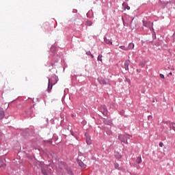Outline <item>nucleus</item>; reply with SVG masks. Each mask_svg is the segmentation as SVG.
<instances>
[{
  "instance_id": "nucleus-31",
  "label": "nucleus",
  "mask_w": 175,
  "mask_h": 175,
  "mask_svg": "<svg viewBox=\"0 0 175 175\" xmlns=\"http://www.w3.org/2000/svg\"><path fill=\"white\" fill-rule=\"evenodd\" d=\"M55 78V80H56V83L58 81V77H57L56 75H54L53 77Z\"/></svg>"
},
{
  "instance_id": "nucleus-4",
  "label": "nucleus",
  "mask_w": 175,
  "mask_h": 175,
  "mask_svg": "<svg viewBox=\"0 0 175 175\" xmlns=\"http://www.w3.org/2000/svg\"><path fill=\"white\" fill-rule=\"evenodd\" d=\"M49 79V81H48V88H47V91L48 92H51V90H53V79L48 78Z\"/></svg>"
},
{
  "instance_id": "nucleus-17",
  "label": "nucleus",
  "mask_w": 175,
  "mask_h": 175,
  "mask_svg": "<svg viewBox=\"0 0 175 175\" xmlns=\"http://www.w3.org/2000/svg\"><path fill=\"white\" fill-rule=\"evenodd\" d=\"M170 131H172V129L175 132V123L174 122L170 123Z\"/></svg>"
},
{
  "instance_id": "nucleus-14",
  "label": "nucleus",
  "mask_w": 175,
  "mask_h": 175,
  "mask_svg": "<svg viewBox=\"0 0 175 175\" xmlns=\"http://www.w3.org/2000/svg\"><path fill=\"white\" fill-rule=\"evenodd\" d=\"M133 49H135V44H133V42H130L127 47V51L129 50H133Z\"/></svg>"
},
{
  "instance_id": "nucleus-25",
  "label": "nucleus",
  "mask_w": 175,
  "mask_h": 175,
  "mask_svg": "<svg viewBox=\"0 0 175 175\" xmlns=\"http://www.w3.org/2000/svg\"><path fill=\"white\" fill-rule=\"evenodd\" d=\"M51 51H52V53H54V51H55V46H52L51 47Z\"/></svg>"
},
{
  "instance_id": "nucleus-22",
  "label": "nucleus",
  "mask_w": 175,
  "mask_h": 175,
  "mask_svg": "<svg viewBox=\"0 0 175 175\" xmlns=\"http://www.w3.org/2000/svg\"><path fill=\"white\" fill-rule=\"evenodd\" d=\"M85 139H91V137L90 136V134H88V133H85Z\"/></svg>"
},
{
  "instance_id": "nucleus-27",
  "label": "nucleus",
  "mask_w": 175,
  "mask_h": 175,
  "mask_svg": "<svg viewBox=\"0 0 175 175\" xmlns=\"http://www.w3.org/2000/svg\"><path fill=\"white\" fill-rule=\"evenodd\" d=\"M148 121H151V120H152V116H151V115L148 116Z\"/></svg>"
},
{
  "instance_id": "nucleus-13",
  "label": "nucleus",
  "mask_w": 175,
  "mask_h": 175,
  "mask_svg": "<svg viewBox=\"0 0 175 175\" xmlns=\"http://www.w3.org/2000/svg\"><path fill=\"white\" fill-rule=\"evenodd\" d=\"M87 17H88V18H94V12H92V10H91L90 11H89L87 14H86Z\"/></svg>"
},
{
  "instance_id": "nucleus-7",
  "label": "nucleus",
  "mask_w": 175,
  "mask_h": 175,
  "mask_svg": "<svg viewBox=\"0 0 175 175\" xmlns=\"http://www.w3.org/2000/svg\"><path fill=\"white\" fill-rule=\"evenodd\" d=\"M103 120V123L105 124V125H109V126H111L113 125V121L111 120H108V119H106V118H102Z\"/></svg>"
},
{
  "instance_id": "nucleus-36",
  "label": "nucleus",
  "mask_w": 175,
  "mask_h": 175,
  "mask_svg": "<svg viewBox=\"0 0 175 175\" xmlns=\"http://www.w3.org/2000/svg\"><path fill=\"white\" fill-rule=\"evenodd\" d=\"M42 174H46V171L42 170Z\"/></svg>"
},
{
  "instance_id": "nucleus-24",
  "label": "nucleus",
  "mask_w": 175,
  "mask_h": 175,
  "mask_svg": "<svg viewBox=\"0 0 175 175\" xmlns=\"http://www.w3.org/2000/svg\"><path fill=\"white\" fill-rule=\"evenodd\" d=\"M70 135H72V136H74V137L77 139V137H76V135H75V133H73V130H70Z\"/></svg>"
},
{
  "instance_id": "nucleus-32",
  "label": "nucleus",
  "mask_w": 175,
  "mask_h": 175,
  "mask_svg": "<svg viewBox=\"0 0 175 175\" xmlns=\"http://www.w3.org/2000/svg\"><path fill=\"white\" fill-rule=\"evenodd\" d=\"M91 51H90L86 52V55H91Z\"/></svg>"
},
{
  "instance_id": "nucleus-19",
  "label": "nucleus",
  "mask_w": 175,
  "mask_h": 175,
  "mask_svg": "<svg viewBox=\"0 0 175 175\" xmlns=\"http://www.w3.org/2000/svg\"><path fill=\"white\" fill-rule=\"evenodd\" d=\"M119 48L121 49L122 50H124V51H128V49L125 46L121 45L119 46Z\"/></svg>"
},
{
  "instance_id": "nucleus-1",
  "label": "nucleus",
  "mask_w": 175,
  "mask_h": 175,
  "mask_svg": "<svg viewBox=\"0 0 175 175\" xmlns=\"http://www.w3.org/2000/svg\"><path fill=\"white\" fill-rule=\"evenodd\" d=\"M118 139L121 142V143H124V144H129L128 139H131V135L128 134H119Z\"/></svg>"
},
{
  "instance_id": "nucleus-40",
  "label": "nucleus",
  "mask_w": 175,
  "mask_h": 175,
  "mask_svg": "<svg viewBox=\"0 0 175 175\" xmlns=\"http://www.w3.org/2000/svg\"><path fill=\"white\" fill-rule=\"evenodd\" d=\"M126 1H129V0H126Z\"/></svg>"
},
{
  "instance_id": "nucleus-12",
  "label": "nucleus",
  "mask_w": 175,
  "mask_h": 175,
  "mask_svg": "<svg viewBox=\"0 0 175 175\" xmlns=\"http://www.w3.org/2000/svg\"><path fill=\"white\" fill-rule=\"evenodd\" d=\"M114 157L115 158H116V159H121V158H122V155L121 154V153L116 151L114 152Z\"/></svg>"
},
{
  "instance_id": "nucleus-38",
  "label": "nucleus",
  "mask_w": 175,
  "mask_h": 175,
  "mask_svg": "<svg viewBox=\"0 0 175 175\" xmlns=\"http://www.w3.org/2000/svg\"><path fill=\"white\" fill-rule=\"evenodd\" d=\"M90 57H91L92 58H94V55H92V53H91Z\"/></svg>"
},
{
  "instance_id": "nucleus-33",
  "label": "nucleus",
  "mask_w": 175,
  "mask_h": 175,
  "mask_svg": "<svg viewBox=\"0 0 175 175\" xmlns=\"http://www.w3.org/2000/svg\"><path fill=\"white\" fill-rule=\"evenodd\" d=\"M72 13H77V10H75V9L72 10Z\"/></svg>"
},
{
  "instance_id": "nucleus-20",
  "label": "nucleus",
  "mask_w": 175,
  "mask_h": 175,
  "mask_svg": "<svg viewBox=\"0 0 175 175\" xmlns=\"http://www.w3.org/2000/svg\"><path fill=\"white\" fill-rule=\"evenodd\" d=\"M86 25H88V27H91L92 25V21H86Z\"/></svg>"
},
{
  "instance_id": "nucleus-23",
  "label": "nucleus",
  "mask_w": 175,
  "mask_h": 175,
  "mask_svg": "<svg viewBox=\"0 0 175 175\" xmlns=\"http://www.w3.org/2000/svg\"><path fill=\"white\" fill-rule=\"evenodd\" d=\"M163 123L168 125L169 127L170 126V124H172V122L170 121H163Z\"/></svg>"
},
{
  "instance_id": "nucleus-37",
  "label": "nucleus",
  "mask_w": 175,
  "mask_h": 175,
  "mask_svg": "<svg viewBox=\"0 0 175 175\" xmlns=\"http://www.w3.org/2000/svg\"><path fill=\"white\" fill-rule=\"evenodd\" d=\"M172 38L174 39V40H175V34L174 33V35L172 36Z\"/></svg>"
},
{
  "instance_id": "nucleus-10",
  "label": "nucleus",
  "mask_w": 175,
  "mask_h": 175,
  "mask_svg": "<svg viewBox=\"0 0 175 175\" xmlns=\"http://www.w3.org/2000/svg\"><path fill=\"white\" fill-rule=\"evenodd\" d=\"M129 64H131V62L129 60H126L124 62V69L125 70H129Z\"/></svg>"
},
{
  "instance_id": "nucleus-9",
  "label": "nucleus",
  "mask_w": 175,
  "mask_h": 175,
  "mask_svg": "<svg viewBox=\"0 0 175 175\" xmlns=\"http://www.w3.org/2000/svg\"><path fill=\"white\" fill-rule=\"evenodd\" d=\"M104 42L106 43V44L111 45L113 44V42L110 39H107V37L106 36H104Z\"/></svg>"
},
{
  "instance_id": "nucleus-6",
  "label": "nucleus",
  "mask_w": 175,
  "mask_h": 175,
  "mask_svg": "<svg viewBox=\"0 0 175 175\" xmlns=\"http://www.w3.org/2000/svg\"><path fill=\"white\" fill-rule=\"evenodd\" d=\"M98 81L100 84H102L103 85H107V84H109L106 82L105 79H103V77H100L98 78Z\"/></svg>"
},
{
  "instance_id": "nucleus-16",
  "label": "nucleus",
  "mask_w": 175,
  "mask_h": 175,
  "mask_svg": "<svg viewBox=\"0 0 175 175\" xmlns=\"http://www.w3.org/2000/svg\"><path fill=\"white\" fill-rule=\"evenodd\" d=\"M115 169H117V170H122V167H120V164L117 162L114 163Z\"/></svg>"
},
{
  "instance_id": "nucleus-39",
  "label": "nucleus",
  "mask_w": 175,
  "mask_h": 175,
  "mask_svg": "<svg viewBox=\"0 0 175 175\" xmlns=\"http://www.w3.org/2000/svg\"><path fill=\"white\" fill-rule=\"evenodd\" d=\"M37 100H38V102H40V98H38Z\"/></svg>"
},
{
  "instance_id": "nucleus-34",
  "label": "nucleus",
  "mask_w": 175,
  "mask_h": 175,
  "mask_svg": "<svg viewBox=\"0 0 175 175\" xmlns=\"http://www.w3.org/2000/svg\"><path fill=\"white\" fill-rule=\"evenodd\" d=\"M172 75H173V73L172 72H170L168 75L167 77H169V76H172Z\"/></svg>"
},
{
  "instance_id": "nucleus-11",
  "label": "nucleus",
  "mask_w": 175,
  "mask_h": 175,
  "mask_svg": "<svg viewBox=\"0 0 175 175\" xmlns=\"http://www.w3.org/2000/svg\"><path fill=\"white\" fill-rule=\"evenodd\" d=\"M26 117H27V118H29V117H31L32 118V117H35V114L32 113V110L29 109V111L26 112Z\"/></svg>"
},
{
  "instance_id": "nucleus-5",
  "label": "nucleus",
  "mask_w": 175,
  "mask_h": 175,
  "mask_svg": "<svg viewBox=\"0 0 175 175\" xmlns=\"http://www.w3.org/2000/svg\"><path fill=\"white\" fill-rule=\"evenodd\" d=\"M77 162L79 166H80V167H81L82 169H85V167H87V165H85L84 163H83V161H81V160L80 159H77Z\"/></svg>"
},
{
  "instance_id": "nucleus-2",
  "label": "nucleus",
  "mask_w": 175,
  "mask_h": 175,
  "mask_svg": "<svg viewBox=\"0 0 175 175\" xmlns=\"http://www.w3.org/2000/svg\"><path fill=\"white\" fill-rule=\"evenodd\" d=\"M98 110L99 111H100V113H102V114H103V116H105V117H107L109 111L107 110V107H106V105H101L98 108Z\"/></svg>"
},
{
  "instance_id": "nucleus-26",
  "label": "nucleus",
  "mask_w": 175,
  "mask_h": 175,
  "mask_svg": "<svg viewBox=\"0 0 175 175\" xmlns=\"http://www.w3.org/2000/svg\"><path fill=\"white\" fill-rule=\"evenodd\" d=\"M102 55H99L98 56V57H97V60L98 61H102Z\"/></svg>"
},
{
  "instance_id": "nucleus-18",
  "label": "nucleus",
  "mask_w": 175,
  "mask_h": 175,
  "mask_svg": "<svg viewBox=\"0 0 175 175\" xmlns=\"http://www.w3.org/2000/svg\"><path fill=\"white\" fill-rule=\"evenodd\" d=\"M136 163L140 165L142 163V157H137L136 159Z\"/></svg>"
},
{
  "instance_id": "nucleus-3",
  "label": "nucleus",
  "mask_w": 175,
  "mask_h": 175,
  "mask_svg": "<svg viewBox=\"0 0 175 175\" xmlns=\"http://www.w3.org/2000/svg\"><path fill=\"white\" fill-rule=\"evenodd\" d=\"M142 23H143L144 27H146V28H150V29H151V27H152V23H151L150 21L143 20Z\"/></svg>"
},
{
  "instance_id": "nucleus-21",
  "label": "nucleus",
  "mask_w": 175,
  "mask_h": 175,
  "mask_svg": "<svg viewBox=\"0 0 175 175\" xmlns=\"http://www.w3.org/2000/svg\"><path fill=\"white\" fill-rule=\"evenodd\" d=\"M86 143L88 144V146H91L92 143H91V138H88L86 139Z\"/></svg>"
},
{
  "instance_id": "nucleus-15",
  "label": "nucleus",
  "mask_w": 175,
  "mask_h": 175,
  "mask_svg": "<svg viewBox=\"0 0 175 175\" xmlns=\"http://www.w3.org/2000/svg\"><path fill=\"white\" fill-rule=\"evenodd\" d=\"M58 61H59V57H57L55 62H51L49 64H47V66H54V65H55V63L58 62Z\"/></svg>"
},
{
  "instance_id": "nucleus-29",
  "label": "nucleus",
  "mask_w": 175,
  "mask_h": 175,
  "mask_svg": "<svg viewBox=\"0 0 175 175\" xmlns=\"http://www.w3.org/2000/svg\"><path fill=\"white\" fill-rule=\"evenodd\" d=\"M159 147H163V142H159Z\"/></svg>"
},
{
  "instance_id": "nucleus-35",
  "label": "nucleus",
  "mask_w": 175,
  "mask_h": 175,
  "mask_svg": "<svg viewBox=\"0 0 175 175\" xmlns=\"http://www.w3.org/2000/svg\"><path fill=\"white\" fill-rule=\"evenodd\" d=\"M130 9H131V7H129V6H127V7H126V10H130Z\"/></svg>"
},
{
  "instance_id": "nucleus-28",
  "label": "nucleus",
  "mask_w": 175,
  "mask_h": 175,
  "mask_svg": "<svg viewBox=\"0 0 175 175\" xmlns=\"http://www.w3.org/2000/svg\"><path fill=\"white\" fill-rule=\"evenodd\" d=\"M122 21L123 23V25L125 26L126 25V23H125V20H124V18H122Z\"/></svg>"
},
{
  "instance_id": "nucleus-8",
  "label": "nucleus",
  "mask_w": 175,
  "mask_h": 175,
  "mask_svg": "<svg viewBox=\"0 0 175 175\" xmlns=\"http://www.w3.org/2000/svg\"><path fill=\"white\" fill-rule=\"evenodd\" d=\"M3 118H5V111L0 107V120H3Z\"/></svg>"
},
{
  "instance_id": "nucleus-41",
  "label": "nucleus",
  "mask_w": 175,
  "mask_h": 175,
  "mask_svg": "<svg viewBox=\"0 0 175 175\" xmlns=\"http://www.w3.org/2000/svg\"><path fill=\"white\" fill-rule=\"evenodd\" d=\"M54 84H55V83H53V85H54Z\"/></svg>"
},
{
  "instance_id": "nucleus-30",
  "label": "nucleus",
  "mask_w": 175,
  "mask_h": 175,
  "mask_svg": "<svg viewBox=\"0 0 175 175\" xmlns=\"http://www.w3.org/2000/svg\"><path fill=\"white\" fill-rule=\"evenodd\" d=\"M159 76L161 79H165V75H163V74H160Z\"/></svg>"
}]
</instances>
